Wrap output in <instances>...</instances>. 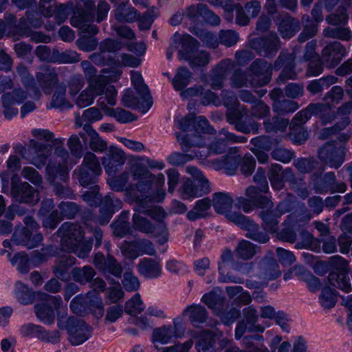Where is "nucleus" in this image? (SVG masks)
Here are the masks:
<instances>
[{
	"label": "nucleus",
	"instance_id": "2eb2a0df",
	"mask_svg": "<svg viewBox=\"0 0 352 352\" xmlns=\"http://www.w3.org/2000/svg\"><path fill=\"white\" fill-rule=\"evenodd\" d=\"M36 80L46 94H50L58 83V76L54 68L49 66L40 67L36 75Z\"/></svg>",
	"mask_w": 352,
	"mask_h": 352
},
{
	"label": "nucleus",
	"instance_id": "052dcab7",
	"mask_svg": "<svg viewBox=\"0 0 352 352\" xmlns=\"http://www.w3.org/2000/svg\"><path fill=\"white\" fill-rule=\"evenodd\" d=\"M144 310L143 302L138 294H135L129 300L126 302L124 311L129 315L135 316Z\"/></svg>",
	"mask_w": 352,
	"mask_h": 352
},
{
	"label": "nucleus",
	"instance_id": "13d9d810",
	"mask_svg": "<svg viewBox=\"0 0 352 352\" xmlns=\"http://www.w3.org/2000/svg\"><path fill=\"white\" fill-rule=\"evenodd\" d=\"M80 168L87 169L90 171L102 173V168L97 156L91 151H87L84 157Z\"/></svg>",
	"mask_w": 352,
	"mask_h": 352
},
{
	"label": "nucleus",
	"instance_id": "5fc2aeb1",
	"mask_svg": "<svg viewBox=\"0 0 352 352\" xmlns=\"http://www.w3.org/2000/svg\"><path fill=\"white\" fill-rule=\"evenodd\" d=\"M344 97V90L340 86L333 87L324 96L323 100L331 109L338 104Z\"/></svg>",
	"mask_w": 352,
	"mask_h": 352
},
{
	"label": "nucleus",
	"instance_id": "f03ea898",
	"mask_svg": "<svg viewBox=\"0 0 352 352\" xmlns=\"http://www.w3.org/2000/svg\"><path fill=\"white\" fill-rule=\"evenodd\" d=\"M63 248L80 258H87L92 248V240L84 241L85 233L78 224L65 222L57 230Z\"/></svg>",
	"mask_w": 352,
	"mask_h": 352
},
{
	"label": "nucleus",
	"instance_id": "864d4df0",
	"mask_svg": "<svg viewBox=\"0 0 352 352\" xmlns=\"http://www.w3.org/2000/svg\"><path fill=\"white\" fill-rule=\"evenodd\" d=\"M190 32L199 37L206 47L215 48L218 46V40L214 34L208 31L195 28H190Z\"/></svg>",
	"mask_w": 352,
	"mask_h": 352
},
{
	"label": "nucleus",
	"instance_id": "a878e982",
	"mask_svg": "<svg viewBox=\"0 0 352 352\" xmlns=\"http://www.w3.org/2000/svg\"><path fill=\"white\" fill-rule=\"evenodd\" d=\"M138 272L148 278L160 276L162 270L159 263L152 258H144L137 265Z\"/></svg>",
	"mask_w": 352,
	"mask_h": 352
},
{
	"label": "nucleus",
	"instance_id": "cd10ccee",
	"mask_svg": "<svg viewBox=\"0 0 352 352\" xmlns=\"http://www.w3.org/2000/svg\"><path fill=\"white\" fill-rule=\"evenodd\" d=\"M30 146L36 154L32 159V164L38 168H41L50 155V148L48 145L38 143L34 140L30 141Z\"/></svg>",
	"mask_w": 352,
	"mask_h": 352
},
{
	"label": "nucleus",
	"instance_id": "09e8293b",
	"mask_svg": "<svg viewBox=\"0 0 352 352\" xmlns=\"http://www.w3.org/2000/svg\"><path fill=\"white\" fill-rule=\"evenodd\" d=\"M27 93L21 89H14L12 91L6 92L1 96L2 104H14L23 102L27 98Z\"/></svg>",
	"mask_w": 352,
	"mask_h": 352
},
{
	"label": "nucleus",
	"instance_id": "bb28decb",
	"mask_svg": "<svg viewBox=\"0 0 352 352\" xmlns=\"http://www.w3.org/2000/svg\"><path fill=\"white\" fill-rule=\"evenodd\" d=\"M47 179L52 183L56 179L65 181L67 175V166L62 164L56 159L51 160L46 166Z\"/></svg>",
	"mask_w": 352,
	"mask_h": 352
},
{
	"label": "nucleus",
	"instance_id": "7ed1b4c3",
	"mask_svg": "<svg viewBox=\"0 0 352 352\" xmlns=\"http://www.w3.org/2000/svg\"><path fill=\"white\" fill-rule=\"evenodd\" d=\"M131 177L137 183L129 184L126 192L133 197L135 205L139 199H144V202H151L153 197L150 191L154 179L153 175L146 168L137 165L131 169Z\"/></svg>",
	"mask_w": 352,
	"mask_h": 352
},
{
	"label": "nucleus",
	"instance_id": "e2e57ef3",
	"mask_svg": "<svg viewBox=\"0 0 352 352\" xmlns=\"http://www.w3.org/2000/svg\"><path fill=\"white\" fill-rule=\"evenodd\" d=\"M105 113L113 117L118 122L126 123L135 120L133 114L122 108H106Z\"/></svg>",
	"mask_w": 352,
	"mask_h": 352
},
{
	"label": "nucleus",
	"instance_id": "6ab92c4d",
	"mask_svg": "<svg viewBox=\"0 0 352 352\" xmlns=\"http://www.w3.org/2000/svg\"><path fill=\"white\" fill-rule=\"evenodd\" d=\"M108 153L102 160V163L107 173L111 174L115 172L118 166H122L125 161L124 153L116 146L111 145Z\"/></svg>",
	"mask_w": 352,
	"mask_h": 352
},
{
	"label": "nucleus",
	"instance_id": "603ef678",
	"mask_svg": "<svg viewBox=\"0 0 352 352\" xmlns=\"http://www.w3.org/2000/svg\"><path fill=\"white\" fill-rule=\"evenodd\" d=\"M80 55L74 51L60 52L58 50H53V62L59 63H75L80 61Z\"/></svg>",
	"mask_w": 352,
	"mask_h": 352
},
{
	"label": "nucleus",
	"instance_id": "e433bc0d",
	"mask_svg": "<svg viewBox=\"0 0 352 352\" xmlns=\"http://www.w3.org/2000/svg\"><path fill=\"white\" fill-rule=\"evenodd\" d=\"M192 72L186 67H179L172 80L173 87L177 91H182L192 78Z\"/></svg>",
	"mask_w": 352,
	"mask_h": 352
},
{
	"label": "nucleus",
	"instance_id": "3c124183",
	"mask_svg": "<svg viewBox=\"0 0 352 352\" xmlns=\"http://www.w3.org/2000/svg\"><path fill=\"white\" fill-rule=\"evenodd\" d=\"M272 108L274 112L285 115L294 113L299 108V105L294 100L283 98L280 101L273 103Z\"/></svg>",
	"mask_w": 352,
	"mask_h": 352
},
{
	"label": "nucleus",
	"instance_id": "39448f33",
	"mask_svg": "<svg viewBox=\"0 0 352 352\" xmlns=\"http://www.w3.org/2000/svg\"><path fill=\"white\" fill-rule=\"evenodd\" d=\"M195 131L197 134H182L177 133L176 136L183 151L187 153L192 148L201 147L205 144V139L201 133H215V130L209 124L208 120L203 116H199L193 122Z\"/></svg>",
	"mask_w": 352,
	"mask_h": 352
},
{
	"label": "nucleus",
	"instance_id": "9b49d317",
	"mask_svg": "<svg viewBox=\"0 0 352 352\" xmlns=\"http://www.w3.org/2000/svg\"><path fill=\"white\" fill-rule=\"evenodd\" d=\"M79 135L85 144L96 153H104L108 148V143L93 128L90 124H85L83 130L79 132Z\"/></svg>",
	"mask_w": 352,
	"mask_h": 352
},
{
	"label": "nucleus",
	"instance_id": "680f3d73",
	"mask_svg": "<svg viewBox=\"0 0 352 352\" xmlns=\"http://www.w3.org/2000/svg\"><path fill=\"white\" fill-rule=\"evenodd\" d=\"M107 84V78L104 76H98L94 80L88 82L87 88L89 89L91 93H94V96H102L106 89Z\"/></svg>",
	"mask_w": 352,
	"mask_h": 352
},
{
	"label": "nucleus",
	"instance_id": "9d476101",
	"mask_svg": "<svg viewBox=\"0 0 352 352\" xmlns=\"http://www.w3.org/2000/svg\"><path fill=\"white\" fill-rule=\"evenodd\" d=\"M94 265L108 278L109 275L120 278L122 274V267L118 261L111 254L104 257L103 254L98 252L93 260Z\"/></svg>",
	"mask_w": 352,
	"mask_h": 352
},
{
	"label": "nucleus",
	"instance_id": "473e14b6",
	"mask_svg": "<svg viewBox=\"0 0 352 352\" xmlns=\"http://www.w3.org/2000/svg\"><path fill=\"white\" fill-rule=\"evenodd\" d=\"M261 275L265 280H274L278 278L281 272L277 262L273 258H265L260 263Z\"/></svg>",
	"mask_w": 352,
	"mask_h": 352
},
{
	"label": "nucleus",
	"instance_id": "2f4dec72",
	"mask_svg": "<svg viewBox=\"0 0 352 352\" xmlns=\"http://www.w3.org/2000/svg\"><path fill=\"white\" fill-rule=\"evenodd\" d=\"M328 282L331 286L346 293H349L351 291V285L348 272H331L328 276Z\"/></svg>",
	"mask_w": 352,
	"mask_h": 352
},
{
	"label": "nucleus",
	"instance_id": "79ce46f5",
	"mask_svg": "<svg viewBox=\"0 0 352 352\" xmlns=\"http://www.w3.org/2000/svg\"><path fill=\"white\" fill-rule=\"evenodd\" d=\"M247 231L245 236L261 243H267L270 240L269 236L261 231L257 224L250 220L243 229Z\"/></svg>",
	"mask_w": 352,
	"mask_h": 352
},
{
	"label": "nucleus",
	"instance_id": "aec40b11",
	"mask_svg": "<svg viewBox=\"0 0 352 352\" xmlns=\"http://www.w3.org/2000/svg\"><path fill=\"white\" fill-rule=\"evenodd\" d=\"M29 229L28 228H17L12 235V241L17 245L26 247L28 249H33L38 247L43 239V234H36L32 241L28 238Z\"/></svg>",
	"mask_w": 352,
	"mask_h": 352
},
{
	"label": "nucleus",
	"instance_id": "37998d69",
	"mask_svg": "<svg viewBox=\"0 0 352 352\" xmlns=\"http://www.w3.org/2000/svg\"><path fill=\"white\" fill-rule=\"evenodd\" d=\"M8 256L13 265H16L17 270L21 274H27L30 270V261L29 256L25 252L16 253L12 256L11 252L8 253Z\"/></svg>",
	"mask_w": 352,
	"mask_h": 352
},
{
	"label": "nucleus",
	"instance_id": "a19ab883",
	"mask_svg": "<svg viewBox=\"0 0 352 352\" xmlns=\"http://www.w3.org/2000/svg\"><path fill=\"white\" fill-rule=\"evenodd\" d=\"M323 35L326 38L349 41L352 37L351 30L343 26L328 27L324 29Z\"/></svg>",
	"mask_w": 352,
	"mask_h": 352
},
{
	"label": "nucleus",
	"instance_id": "423d86ee",
	"mask_svg": "<svg viewBox=\"0 0 352 352\" xmlns=\"http://www.w3.org/2000/svg\"><path fill=\"white\" fill-rule=\"evenodd\" d=\"M186 171L198 182V185L196 186L192 179H187L179 190L182 199H188L201 197L210 191L209 181L197 167L188 166Z\"/></svg>",
	"mask_w": 352,
	"mask_h": 352
},
{
	"label": "nucleus",
	"instance_id": "58836bf2",
	"mask_svg": "<svg viewBox=\"0 0 352 352\" xmlns=\"http://www.w3.org/2000/svg\"><path fill=\"white\" fill-rule=\"evenodd\" d=\"M221 258L222 263L219 264L221 281L223 283L232 282L234 283H243V279L241 277L232 276L229 273L227 275L223 274V264H228L233 260L232 251L229 249L224 250L221 254Z\"/></svg>",
	"mask_w": 352,
	"mask_h": 352
},
{
	"label": "nucleus",
	"instance_id": "8fccbe9b",
	"mask_svg": "<svg viewBox=\"0 0 352 352\" xmlns=\"http://www.w3.org/2000/svg\"><path fill=\"white\" fill-rule=\"evenodd\" d=\"M289 124V120L274 116L272 119L265 121L263 123L265 131L267 133L285 131Z\"/></svg>",
	"mask_w": 352,
	"mask_h": 352
},
{
	"label": "nucleus",
	"instance_id": "de8ad7c7",
	"mask_svg": "<svg viewBox=\"0 0 352 352\" xmlns=\"http://www.w3.org/2000/svg\"><path fill=\"white\" fill-rule=\"evenodd\" d=\"M133 227L135 230L147 234H153L156 230V226L138 213L133 216Z\"/></svg>",
	"mask_w": 352,
	"mask_h": 352
},
{
	"label": "nucleus",
	"instance_id": "338daca9",
	"mask_svg": "<svg viewBox=\"0 0 352 352\" xmlns=\"http://www.w3.org/2000/svg\"><path fill=\"white\" fill-rule=\"evenodd\" d=\"M84 76L80 74H75L70 76L67 86L71 96H76L85 86Z\"/></svg>",
	"mask_w": 352,
	"mask_h": 352
},
{
	"label": "nucleus",
	"instance_id": "a211bd4d",
	"mask_svg": "<svg viewBox=\"0 0 352 352\" xmlns=\"http://www.w3.org/2000/svg\"><path fill=\"white\" fill-rule=\"evenodd\" d=\"M300 28V23L298 19L287 14H283L279 17L278 31L283 38L293 37Z\"/></svg>",
	"mask_w": 352,
	"mask_h": 352
},
{
	"label": "nucleus",
	"instance_id": "1a4fd4ad",
	"mask_svg": "<svg viewBox=\"0 0 352 352\" xmlns=\"http://www.w3.org/2000/svg\"><path fill=\"white\" fill-rule=\"evenodd\" d=\"M250 45L258 55L272 58L280 47V41L277 34L272 32L265 36L252 39Z\"/></svg>",
	"mask_w": 352,
	"mask_h": 352
},
{
	"label": "nucleus",
	"instance_id": "0eeeda50",
	"mask_svg": "<svg viewBox=\"0 0 352 352\" xmlns=\"http://www.w3.org/2000/svg\"><path fill=\"white\" fill-rule=\"evenodd\" d=\"M318 155L325 165L338 169L344 161L345 148L342 143L329 141L318 149Z\"/></svg>",
	"mask_w": 352,
	"mask_h": 352
},
{
	"label": "nucleus",
	"instance_id": "7c9ffc66",
	"mask_svg": "<svg viewBox=\"0 0 352 352\" xmlns=\"http://www.w3.org/2000/svg\"><path fill=\"white\" fill-rule=\"evenodd\" d=\"M34 312L36 318L44 324L51 325L54 322L55 314L49 302L36 303Z\"/></svg>",
	"mask_w": 352,
	"mask_h": 352
},
{
	"label": "nucleus",
	"instance_id": "c756f323",
	"mask_svg": "<svg viewBox=\"0 0 352 352\" xmlns=\"http://www.w3.org/2000/svg\"><path fill=\"white\" fill-rule=\"evenodd\" d=\"M126 3H120L114 10V16L117 21L122 23H133L138 21L140 12L133 7L126 8Z\"/></svg>",
	"mask_w": 352,
	"mask_h": 352
},
{
	"label": "nucleus",
	"instance_id": "ea45409f",
	"mask_svg": "<svg viewBox=\"0 0 352 352\" xmlns=\"http://www.w3.org/2000/svg\"><path fill=\"white\" fill-rule=\"evenodd\" d=\"M14 294L17 300L23 305L32 304L35 298L32 290L21 281H17L15 284Z\"/></svg>",
	"mask_w": 352,
	"mask_h": 352
},
{
	"label": "nucleus",
	"instance_id": "5701e85b",
	"mask_svg": "<svg viewBox=\"0 0 352 352\" xmlns=\"http://www.w3.org/2000/svg\"><path fill=\"white\" fill-rule=\"evenodd\" d=\"M76 258L71 255H64L56 260L52 267L54 274L62 281L69 279V269L75 264Z\"/></svg>",
	"mask_w": 352,
	"mask_h": 352
},
{
	"label": "nucleus",
	"instance_id": "72a5a7b5",
	"mask_svg": "<svg viewBox=\"0 0 352 352\" xmlns=\"http://www.w3.org/2000/svg\"><path fill=\"white\" fill-rule=\"evenodd\" d=\"M207 154L199 150H192L190 154H183L180 153H172L168 157V162L173 166H181L192 160L194 158L204 159Z\"/></svg>",
	"mask_w": 352,
	"mask_h": 352
},
{
	"label": "nucleus",
	"instance_id": "c9c22d12",
	"mask_svg": "<svg viewBox=\"0 0 352 352\" xmlns=\"http://www.w3.org/2000/svg\"><path fill=\"white\" fill-rule=\"evenodd\" d=\"M66 85L64 82L56 86L50 103L52 107L67 109L72 107V104L66 98Z\"/></svg>",
	"mask_w": 352,
	"mask_h": 352
},
{
	"label": "nucleus",
	"instance_id": "4d7b16f0",
	"mask_svg": "<svg viewBox=\"0 0 352 352\" xmlns=\"http://www.w3.org/2000/svg\"><path fill=\"white\" fill-rule=\"evenodd\" d=\"M296 57L295 52H289L287 50H282L275 60L274 69L278 71L281 68L295 64Z\"/></svg>",
	"mask_w": 352,
	"mask_h": 352
},
{
	"label": "nucleus",
	"instance_id": "f704fd0d",
	"mask_svg": "<svg viewBox=\"0 0 352 352\" xmlns=\"http://www.w3.org/2000/svg\"><path fill=\"white\" fill-rule=\"evenodd\" d=\"M96 272L90 265H85L82 267H76L72 270L73 280L81 285L91 283Z\"/></svg>",
	"mask_w": 352,
	"mask_h": 352
},
{
	"label": "nucleus",
	"instance_id": "4c0bfd02",
	"mask_svg": "<svg viewBox=\"0 0 352 352\" xmlns=\"http://www.w3.org/2000/svg\"><path fill=\"white\" fill-rule=\"evenodd\" d=\"M175 337V332L172 326H163L153 330L152 338L156 349H158L157 343L162 344H168Z\"/></svg>",
	"mask_w": 352,
	"mask_h": 352
},
{
	"label": "nucleus",
	"instance_id": "a18cd8bd",
	"mask_svg": "<svg viewBox=\"0 0 352 352\" xmlns=\"http://www.w3.org/2000/svg\"><path fill=\"white\" fill-rule=\"evenodd\" d=\"M184 313L190 314V320L193 326L196 327L204 322L207 318L206 310L201 305L188 307L184 311Z\"/></svg>",
	"mask_w": 352,
	"mask_h": 352
},
{
	"label": "nucleus",
	"instance_id": "dca6fc26",
	"mask_svg": "<svg viewBox=\"0 0 352 352\" xmlns=\"http://www.w3.org/2000/svg\"><path fill=\"white\" fill-rule=\"evenodd\" d=\"M284 203L278 204L275 210L271 211L261 210L259 213V217L262 219V226L263 229L270 233H275L278 230L279 221L278 219L284 212L282 210Z\"/></svg>",
	"mask_w": 352,
	"mask_h": 352
},
{
	"label": "nucleus",
	"instance_id": "393cba45",
	"mask_svg": "<svg viewBox=\"0 0 352 352\" xmlns=\"http://www.w3.org/2000/svg\"><path fill=\"white\" fill-rule=\"evenodd\" d=\"M144 202V199H138L137 204L134 206L136 212L146 214L161 224H164L162 221L166 216L165 211L160 207L149 208L148 204Z\"/></svg>",
	"mask_w": 352,
	"mask_h": 352
},
{
	"label": "nucleus",
	"instance_id": "ddd939ff",
	"mask_svg": "<svg viewBox=\"0 0 352 352\" xmlns=\"http://www.w3.org/2000/svg\"><path fill=\"white\" fill-rule=\"evenodd\" d=\"M346 55L345 47L338 41H333L327 45L321 52V57L327 67L333 68L337 66Z\"/></svg>",
	"mask_w": 352,
	"mask_h": 352
},
{
	"label": "nucleus",
	"instance_id": "6e6d98bb",
	"mask_svg": "<svg viewBox=\"0 0 352 352\" xmlns=\"http://www.w3.org/2000/svg\"><path fill=\"white\" fill-rule=\"evenodd\" d=\"M197 12L203 18L204 21L211 25H219L221 22L220 17L209 10L208 6L203 3L197 5Z\"/></svg>",
	"mask_w": 352,
	"mask_h": 352
},
{
	"label": "nucleus",
	"instance_id": "20e7f679",
	"mask_svg": "<svg viewBox=\"0 0 352 352\" xmlns=\"http://www.w3.org/2000/svg\"><path fill=\"white\" fill-rule=\"evenodd\" d=\"M110 6L104 0H100L97 6V15L88 12L74 16L72 19V24L78 28L82 33L87 34L88 36H93L98 33V27L93 24L94 21L100 23L106 19Z\"/></svg>",
	"mask_w": 352,
	"mask_h": 352
},
{
	"label": "nucleus",
	"instance_id": "bf43d9fd",
	"mask_svg": "<svg viewBox=\"0 0 352 352\" xmlns=\"http://www.w3.org/2000/svg\"><path fill=\"white\" fill-rule=\"evenodd\" d=\"M70 309L73 313L82 315L90 310L86 296L79 294L70 302Z\"/></svg>",
	"mask_w": 352,
	"mask_h": 352
},
{
	"label": "nucleus",
	"instance_id": "b1692460",
	"mask_svg": "<svg viewBox=\"0 0 352 352\" xmlns=\"http://www.w3.org/2000/svg\"><path fill=\"white\" fill-rule=\"evenodd\" d=\"M181 48L178 52L179 60L190 61L198 50L199 43L190 35L184 36L180 41Z\"/></svg>",
	"mask_w": 352,
	"mask_h": 352
},
{
	"label": "nucleus",
	"instance_id": "f257e3e1",
	"mask_svg": "<svg viewBox=\"0 0 352 352\" xmlns=\"http://www.w3.org/2000/svg\"><path fill=\"white\" fill-rule=\"evenodd\" d=\"M57 309V327L67 331L71 344L78 346L86 342L91 336V328L85 321L74 316H68L66 310H58L61 298L52 296L49 299Z\"/></svg>",
	"mask_w": 352,
	"mask_h": 352
},
{
	"label": "nucleus",
	"instance_id": "f3484780",
	"mask_svg": "<svg viewBox=\"0 0 352 352\" xmlns=\"http://www.w3.org/2000/svg\"><path fill=\"white\" fill-rule=\"evenodd\" d=\"M201 96V102L207 105L213 103L216 105L220 104L218 96L210 90H206L203 86L195 85L181 92V96L188 98L192 96Z\"/></svg>",
	"mask_w": 352,
	"mask_h": 352
},
{
	"label": "nucleus",
	"instance_id": "f8f14e48",
	"mask_svg": "<svg viewBox=\"0 0 352 352\" xmlns=\"http://www.w3.org/2000/svg\"><path fill=\"white\" fill-rule=\"evenodd\" d=\"M11 194L15 201L19 203L35 205L40 200L38 191L28 182H20L19 185H13Z\"/></svg>",
	"mask_w": 352,
	"mask_h": 352
},
{
	"label": "nucleus",
	"instance_id": "4468645a",
	"mask_svg": "<svg viewBox=\"0 0 352 352\" xmlns=\"http://www.w3.org/2000/svg\"><path fill=\"white\" fill-rule=\"evenodd\" d=\"M219 135L224 136V138L215 139L208 146V153L220 155L223 153L228 148V142L232 143H244L248 139L245 136H237L235 134L229 132L223 128L219 131Z\"/></svg>",
	"mask_w": 352,
	"mask_h": 352
},
{
	"label": "nucleus",
	"instance_id": "0e129e2a",
	"mask_svg": "<svg viewBox=\"0 0 352 352\" xmlns=\"http://www.w3.org/2000/svg\"><path fill=\"white\" fill-rule=\"evenodd\" d=\"M346 8L339 7L338 10L326 17L327 22L333 26H340L346 23L349 16Z\"/></svg>",
	"mask_w": 352,
	"mask_h": 352
},
{
	"label": "nucleus",
	"instance_id": "c03bdc74",
	"mask_svg": "<svg viewBox=\"0 0 352 352\" xmlns=\"http://www.w3.org/2000/svg\"><path fill=\"white\" fill-rule=\"evenodd\" d=\"M258 250L259 247L248 241L243 240L238 243L235 251L239 258L249 260L256 254Z\"/></svg>",
	"mask_w": 352,
	"mask_h": 352
},
{
	"label": "nucleus",
	"instance_id": "6e6552de",
	"mask_svg": "<svg viewBox=\"0 0 352 352\" xmlns=\"http://www.w3.org/2000/svg\"><path fill=\"white\" fill-rule=\"evenodd\" d=\"M250 85L253 87H262L268 84L272 76V66L265 60L258 58L248 67Z\"/></svg>",
	"mask_w": 352,
	"mask_h": 352
},
{
	"label": "nucleus",
	"instance_id": "69168bd1",
	"mask_svg": "<svg viewBox=\"0 0 352 352\" xmlns=\"http://www.w3.org/2000/svg\"><path fill=\"white\" fill-rule=\"evenodd\" d=\"M86 298L88 301L90 311H98V314L102 316L104 314V307L102 298L98 292L91 290L86 294Z\"/></svg>",
	"mask_w": 352,
	"mask_h": 352
},
{
	"label": "nucleus",
	"instance_id": "c85d7f7f",
	"mask_svg": "<svg viewBox=\"0 0 352 352\" xmlns=\"http://www.w3.org/2000/svg\"><path fill=\"white\" fill-rule=\"evenodd\" d=\"M233 201L229 193L219 192L213 194L212 205L217 213L225 214L232 208Z\"/></svg>",
	"mask_w": 352,
	"mask_h": 352
},
{
	"label": "nucleus",
	"instance_id": "774afa93",
	"mask_svg": "<svg viewBox=\"0 0 352 352\" xmlns=\"http://www.w3.org/2000/svg\"><path fill=\"white\" fill-rule=\"evenodd\" d=\"M319 300L321 305L325 309L333 307L337 300L336 293L329 287L322 289Z\"/></svg>",
	"mask_w": 352,
	"mask_h": 352
},
{
	"label": "nucleus",
	"instance_id": "4be33fe9",
	"mask_svg": "<svg viewBox=\"0 0 352 352\" xmlns=\"http://www.w3.org/2000/svg\"><path fill=\"white\" fill-rule=\"evenodd\" d=\"M131 82L138 94L146 102V109H150L153 104V100L148 86L144 82L142 74L139 72H131Z\"/></svg>",
	"mask_w": 352,
	"mask_h": 352
},
{
	"label": "nucleus",
	"instance_id": "49530a36",
	"mask_svg": "<svg viewBox=\"0 0 352 352\" xmlns=\"http://www.w3.org/2000/svg\"><path fill=\"white\" fill-rule=\"evenodd\" d=\"M302 22L306 21L307 23L304 25L302 31L298 36V40L300 43H304L315 36L318 32V24L311 21L309 16H302Z\"/></svg>",
	"mask_w": 352,
	"mask_h": 352
},
{
	"label": "nucleus",
	"instance_id": "412c9836",
	"mask_svg": "<svg viewBox=\"0 0 352 352\" xmlns=\"http://www.w3.org/2000/svg\"><path fill=\"white\" fill-rule=\"evenodd\" d=\"M241 162L240 155H226L220 160L212 161V165L215 170H224L228 175H234Z\"/></svg>",
	"mask_w": 352,
	"mask_h": 352
}]
</instances>
